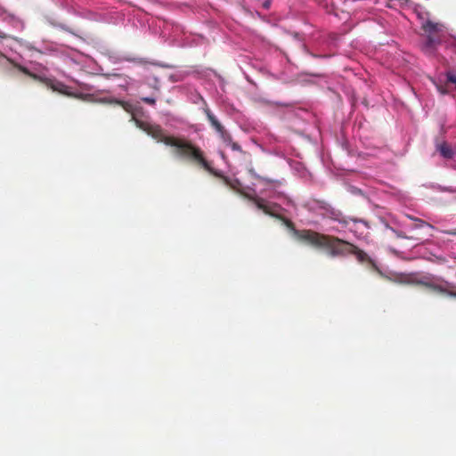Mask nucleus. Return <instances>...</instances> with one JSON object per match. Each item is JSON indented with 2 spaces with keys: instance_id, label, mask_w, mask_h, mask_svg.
Listing matches in <instances>:
<instances>
[{
  "instance_id": "nucleus-13",
  "label": "nucleus",
  "mask_w": 456,
  "mask_h": 456,
  "mask_svg": "<svg viewBox=\"0 0 456 456\" xmlns=\"http://www.w3.org/2000/svg\"><path fill=\"white\" fill-rule=\"evenodd\" d=\"M437 150L444 158L448 159H452L454 155L452 149L446 142L437 145Z\"/></svg>"
},
{
  "instance_id": "nucleus-23",
  "label": "nucleus",
  "mask_w": 456,
  "mask_h": 456,
  "mask_svg": "<svg viewBox=\"0 0 456 456\" xmlns=\"http://www.w3.org/2000/svg\"><path fill=\"white\" fill-rule=\"evenodd\" d=\"M263 6L265 8V9H268L270 7V2L269 1H265L264 4H263Z\"/></svg>"
},
{
  "instance_id": "nucleus-4",
  "label": "nucleus",
  "mask_w": 456,
  "mask_h": 456,
  "mask_svg": "<svg viewBox=\"0 0 456 456\" xmlns=\"http://www.w3.org/2000/svg\"><path fill=\"white\" fill-rule=\"evenodd\" d=\"M322 247L330 249V256H337L350 254L353 244L338 237L326 235Z\"/></svg>"
},
{
  "instance_id": "nucleus-3",
  "label": "nucleus",
  "mask_w": 456,
  "mask_h": 456,
  "mask_svg": "<svg viewBox=\"0 0 456 456\" xmlns=\"http://www.w3.org/2000/svg\"><path fill=\"white\" fill-rule=\"evenodd\" d=\"M245 197L248 199L250 201H252L256 205V207L258 209L262 210L265 215L283 220L287 226L293 227V223L290 220L278 214V211L281 208L278 204L270 203L266 201L265 199L256 195L246 194Z\"/></svg>"
},
{
  "instance_id": "nucleus-16",
  "label": "nucleus",
  "mask_w": 456,
  "mask_h": 456,
  "mask_svg": "<svg viewBox=\"0 0 456 456\" xmlns=\"http://www.w3.org/2000/svg\"><path fill=\"white\" fill-rule=\"evenodd\" d=\"M218 134L223 142L227 146L232 142V135L225 130V128H224L222 132H219Z\"/></svg>"
},
{
  "instance_id": "nucleus-5",
  "label": "nucleus",
  "mask_w": 456,
  "mask_h": 456,
  "mask_svg": "<svg viewBox=\"0 0 456 456\" xmlns=\"http://www.w3.org/2000/svg\"><path fill=\"white\" fill-rule=\"evenodd\" d=\"M314 203L319 209L323 211L322 216L324 217L330 218L342 224H348L347 217L345 216L339 209L335 208L327 201L323 200H314Z\"/></svg>"
},
{
  "instance_id": "nucleus-11",
  "label": "nucleus",
  "mask_w": 456,
  "mask_h": 456,
  "mask_svg": "<svg viewBox=\"0 0 456 456\" xmlns=\"http://www.w3.org/2000/svg\"><path fill=\"white\" fill-rule=\"evenodd\" d=\"M204 113L206 114L208 122L210 123L211 126L216 130V132L217 134L219 132H222V130L224 128V126L221 124V122L217 119V118L212 113V111L208 108H205Z\"/></svg>"
},
{
  "instance_id": "nucleus-15",
  "label": "nucleus",
  "mask_w": 456,
  "mask_h": 456,
  "mask_svg": "<svg viewBox=\"0 0 456 456\" xmlns=\"http://www.w3.org/2000/svg\"><path fill=\"white\" fill-rule=\"evenodd\" d=\"M422 28L427 34H435L437 31V24L428 20L422 25Z\"/></svg>"
},
{
  "instance_id": "nucleus-10",
  "label": "nucleus",
  "mask_w": 456,
  "mask_h": 456,
  "mask_svg": "<svg viewBox=\"0 0 456 456\" xmlns=\"http://www.w3.org/2000/svg\"><path fill=\"white\" fill-rule=\"evenodd\" d=\"M350 254L354 255L360 263H369L374 265L373 260L368 256V254L354 244L351 248Z\"/></svg>"
},
{
  "instance_id": "nucleus-2",
  "label": "nucleus",
  "mask_w": 456,
  "mask_h": 456,
  "mask_svg": "<svg viewBox=\"0 0 456 456\" xmlns=\"http://www.w3.org/2000/svg\"><path fill=\"white\" fill-rule=\"evenodd\" d=\"M415 284L421 285L434 292L456 297V292L452 290L454 284L441 278L422 277L415 281Z\"/></svg>"
},
{
  "instance_id": "nucleus-9",
  "label": "nucleus",
  "mask_w": 456,
  "mask_h": 456,
  "mask_svg": "<svg viewBox=\"0 0 456 456\" xmlns=\"http://www.w3.org/2000/svg\"><path fill=\"white\" fill-rule=\"evenodd\" d=\"M97 102H102V103H109V104L119 105L126 112L133 114L134 108H133L132 104H130L129 102H127L126 101L118 100V99H115V98H102V99H99Z\"/></svg>"
},
{
  "instance_id": "nucleus-17",
  "label": "nucleus",
  "mask_w": 456,
  "mask_h": 456,
  "mask_svg": "<svg viewBox=\"0 0 456 456\" xmlns=\"http://www.w3.org/2000/svg\"><path fill=\"white\" fill-rule=\"evenodd\" d=\"M391 230L395 234V236L397 238H403V239H407V240H419V238H414L413 236H407L403 232L397 231V230H395L393 228H391Z\"/></svg>"
},
{
  "instance_id": "nucleus-20",
  "label": "nucleus",
  "mask_w": 456,
  "mask_h": 456,
  "mask_svg": "<svg viewBox=\"0 0 456 456\" xmlns=\"http://www.w3.org/2000/svg\"><path fill=\"white\" fill-rule=\"evenodd\" d=\"M228 146H230L232 151H241V147L239 145V143L233 141Z\"/></svg>"
},
{
  "instance_id": "nucleus-21",
  "label": "nucleus",
  "mask_w": 456,
  "mask_h": 456,
  "mask_svg": "<svg viewBox=\"0 0 456 456\" xmlns=\"http://www.w3.org/2000/svg\"><path fill=\"white\" fill-rule=\"evenodd\" d=\"M250 172H251V173L254 175V176H255L256 179H258V180L265 181V182H266V183H273V181H272V180H270V179L264 178V177H262V176H260V175H256L252 170H251Z\"/></svg>"
},
{
  "instance_id": "nucleus-1",
  "label": "nucleus",
  "mask_w": 456,
  "mask_h": 456,
  "mask_svg": "<svg viewBox=\"0 0 456 456\" xmlns=\"http://www.w3.org/2000/svg\"><path fill=\"white\" fill-rule=\"evenodd\" d=\"M132 120L139 129L145 132L157 142L175 148V154L179 158L188 160L211 174L217 175L205 158L203 151L190 140L167 135L159 125L138 119L134 114L132 115Z\"/></svg>"
},
{
  "instance_id": "nucleus-7",
  "label": "nucleus",
  "mask_w": 456,
  "mask_h": 456,
  "mask_svg": "<svg viewBox=\"0 0 456 456\" xmlns=\"http://www.w3.org/2000/svg\"><path fill=\"white\" fill-rule=\"evenodd\" d=\"M46 85L48 87H50L53 91L58 92L63 95L69 96V97H74L81 100H86L90 97L89 94H75L69 91V86H67L65 84L60 81H53L49 80L46 82Z\"/></svg>"
},
{
  "instance_id": "nucleus-6",
  "label": "nucleus",
  "mask_w": 456,
  "mask_h": 456,
  "mask_svg": "<svg viewBox=\"0 0 456 456\" xmlns=\"http://www.w3.org/2000/svg\"><path fill=\"white\" fill-rule=\"evenodd\" d=\"M294 235L299 240L316 247H322L326 236L325 234H322L312 230H294Z\"/></svg>"
},
{
  "instance_id": "nucleus-19",
  "label": "nucleus",
  "mask_w": 456,
  "mask_h": 456,
  "mask_svg": "<svg viewBox=\"0 0 456 456\" xmlns=\"http://www.w3.org/2000/svg\"><path fill=\"white\" fill-rule=\"evenodd\" d=\"M141 100L144 103H147L150 105H155V103H156L155 98H152V97H142Z\"/></svg>"
},
{
  "instance_id": "nucleus-8",
  "label": "nucleus",
  "mask_w": 456,
  "mask_h": 456,
  "mask_svg": "<svg viewBox=\"0 0 456 456\" xmlns=\"http://www.w3.org/2000/svg\"><path fill=\"white\" fill-rule=\"evenodd\" d=\"M437 90L442 94H449L452 89L456 88V74L448 71L446 73V80L444 85H437Z\"/></svg>"
},
{
  "instance_id": "nucleus-18",
  "label": "nucleus",
  "mask_w": 456,
  "mask_h": 456,
  "mask_svg": "<svg viewBox=\"0 0 456 456\" xmlns=\"http://www.w3.org/2000/svg\"><path fill=\"white\" fill-rule=\"evenodd\" d=\"M20 70H21L23 73L30 76L31 77H33L34 79H37L38 78V76H37L36 74H33L31 73L27 68L25 67H21L20 66L19 67Z\"/></svg>"
},
{
  "instance_id": "nucleus-14",
  "label": "nucleus",
  "mask_w": 456,
  "mask_h": 456,
  "mask_svg": "<svg viewBox=\"0 0 456 456\" xmlns=\"http://www.w3.org/2000/svg\"><path fill=\"white\" fill-rule=\"evenodd\" d=\"M408 217H409L411 220H413V221L415 222V224H413V226H412V228H414V229H420V228H423V227H425V226H427V227L430 228L431 230H434V229H435V227H434L432 224H428V223L425 222V221H424V220H422V219H419V218H417V217H413V216H408Z\"/></svg>"
},
{
  "instance_id": "nucleus-24",
  "label": "nucleus",
  "mask_w": 456,
  "mask_h": 456,
  "mask_svg": "<svg viewBox=\"0 0 456 456\" xmlns=\"http://www.w3.org/2000/svg\"><path fill=\"white\" fill-rule=\"evenodd\" d=\"M445 191L449 192H456V188H446Z\"/></svg>"
},
{
  "instance_id": "nucleus-12",
  "label": "nucleus",
  "mask_w": 456,
  "mask_h": 456,
  "mask_svg": "<svg viewBox=\"0 0 456 456\" xmlns=\"http://www.w3.org/2000/svg\"><path fill=\"white\" fill-rule=\"evenodd\" d=\"M437 39L434 36V34H428L426 42L423 45V51L427 53H432L435 45L436 44Z\"/></svg>"
},
{
  "instance_id": "nucleus-22",
  "label": "nucleus",
  "mask_w": 456,
  "mask_h": 456,
  "mask_svg": "<svg viewBox=\"0 0 456 456\" xmlns=\"http://www.w3.org/2000/svg\"><path fill=\"white\" fill-rule=\"evenodd\" d=\"M442 232L451 235H456V228L452 230L442 231Z\"/></svg>"
}]
</instances>
